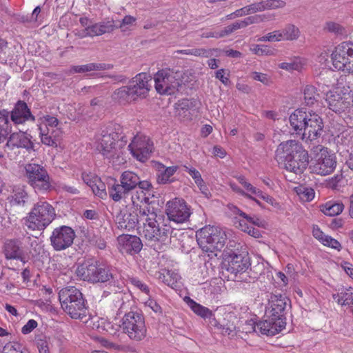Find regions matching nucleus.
Instances as JSON below:
<instances>
[{"label": "nucleus", "mask_w": 353, "mask_h": 353, "mask_svg": "<svg viewBox=\"0 0 353 353\" xmlns=\"http://www.w3.org/2000/svg\"><path fill=\"white\" fill-rule=\"evenodd\" d=\"M276 161L296 174L303 173L309 163V155L301 143L296 140L281 142L275 152Z\"/></svg>", "instance_id": "1"}, {"label": "nucleus", "mask_w": 353, "mask_h": 353, "mask_svg": "<svg viewBox=\"0 0 353 353\" xmlns=\"http://www.w3.org/2000/svg\"><path fill=\"white\" fill-rule=\"evenodd\" d=\"M289 121L293 133L302 139H316L323 132V119L312 111L296 109L290 114Z\"/></svg>", "instance_id": "2"}, {"label": "nucleus", "mask_w": 353, "mask_h": 353, "mask_svg": "<svg viewBox=\"0 0 353 353\" xmlns=\"http://www.w3.org/2000/svg\"><path fill=\"white\" fill-rule=\"evenodd\" d=\"M59 299L62 309L71 318L81 319L85 316L88 307L81 292L74 286L61 289Z\"/></svg>", "instance_id": "3"}, {"label": "nucleus", "mask_w": 353, "mask_h": 353, "mask_svg": "<svg viewBox=\"0 0 353 353\" xmlns=\"http://www.w3.org/2000/svg\"><path fill=\"white\" fill-rule=\"evenodd\" d=\"M56 212L48 202L39 200L23 219L24 225L30 230H43L55 219Z\"/></svg>", "instance_id": "4"}, {"label": "nucleus", "mask_w": 353, "mask_h": 353, "mask_svg": "<svg viewBox=\"0 0 353 353\" xmlns=\"http://www.w3.org/2000/svg\"><path fill=\"white\" fill-rule=\"evenodd\" d=\"M75 272L80 279L92 283H105L113 279L112 268L99 261H85L77 266Z\"/></svg>", "instance_id": "5"}, {"label": "nucleus", "mask_w": 353, "mask_h": 353, "mask_svg": "<svg viewBox=\"0 0 353 353\" xmlns=\"http://www.w3.org/2000/svg\"><path fill=\"white\" fill-rule=\"evenodd\" d=\"M122 128L119 124H112L103 130L101 137L98 139L97 150L108 159L118 157L121 154L120 148L116 147V141H121V145H125V137L121 135Z\"/></svg>", "instance_id": "6"}, {"label": "nucleus", "mask_w": 353, "mask_h": 353, "mask_svg": "<svg viewBox=\"0 0 353 353\" xmlns=\"http://www.w3.org/2000/svg\"><path fill=\"white\" fill-rule=\"evenodd\" d=\"M196 241L203 252H209V256H216V251L221 250L226 241L225 232L214 226H205L196 233Z\"/></svg>", "instance_id": "7"}, {"label": "nucleus", "mask_w": 353, "mask_h": 353, "mask_svg": "<svg viewBox=\"0 0 353 353\" xmlns=\"http://www.w3.org/2000/svg\"><path fill=\"white\" fill-rule=\"evenodd\" d=\"M120 328L130 340L139 342L147 336L145 317L141 311L135 308L125 313L121 319Z\"/></svg>", "instance_id": "8"}, {"label": "nucleus", "mask_w": 353, "mask_h": 353, "mask_svg": "<svg viewBox=\"0 0 353 353\" xmlns=\"http://www.w3.org/2000/svg\"><path fill=\"white\" fill-rule=\"evenodd\" d=\"M155 89L161 94H174L181 86V73L171 69L159 70L154 77Z\"/></svg>", "instance_id": "9"}, {"label": "nucleus", "mask_w": 353, "mask_h": 353, "mask_svg": "<svg viewBox=\"0 0 353 353\" xmlns=\"http://www.w3.org/2000/svg\"><path fill=\"white\" fill-rule=\"evenodd\" d=\"M268 296V303L265 306L267 317L286 322L285 315L291 306V301L288 296L279 292L278 290L272 291Z\"/></svg>", "instance_id": "10"}, {"label": "nucleus", "mask_w": 353, "mask_h": 353, "mask_svg": "<svg viewBox=\"0 0 353 353\" xmlns=\"http://www.w3.org/2000/svg\"><path fill=\"white\" fill-rule=\"evenodd\" d=\"M332 61L335 69L353 74V42L339 44L332 53Z\"/></svg>", "instance_id": "11"}, {"label": "nucleus", "mask_w": 353, "mask_h": 353, "mask_svg": "<svg viewBox=\"0 0 353 353\" xmlns=\"http://www.w3.org/2000/svg\"><path fill=\"white\" fill-rule=\"evenodd\" d=\"M151 218H148L146 223H143V234L148 243L154 244L156 243H165L168 238L170 231V226L159 223L160 217L157 214H152Z\"/></svg>", "instance_id": "12"}, {"label": "nucleus", "mask_w": 353, "mask_h": 353, "mask_svg": "<svg viewBox=\"0 0 353 353\" xmlns=\"http://www.w3.org/2000/svg\"><path fill=\"white\" fill-rule=\"evenodd\" d=\"M25 170L28 183L36 192H43L51 190L50 176L43 166L36 163H29L26 165Z\"/></svg>", "instance_id": "13"}, {"label": "nucleus", "mask_w": 353, "mask_h": 353, "mask_svg": "<svg viewBox=\"0 0 353 353\" xmlns=\"http://www.w3.org/2000/svg\"><path fill=\"white\" fill-rule=\"evenodd\" d=\"M139 176L132 171H125L120 176V183L114 184L109 188V195L114 201L125 198L131 191L137 188Z\"/></svg>", "instance_id": "14"}, {"label": "nucleus", "mask_w": 353, "mask_h": 353, "mask_svg": "<svg viewBox=\"0 0 353 353\" xmlns=\"http://www.w3.org/2000/svg\"><path fill=\"white\" fill-rule=\"evenodd\" d=\"M336 166V159L327 148H321L310 166L311 172L321 176L330 174Z\"/></svg>", "instance_id": "15"}, {"label": "nucleus", "mask_w": 353, "mask_h": 353, "mask_svg": "<svg viewBox=\"0 0 353 353\" xmlns=\"http://www.w3.org/2000/svg\"><path fill=\"white\" fill-rule=\"evenodd\" d=\"M74 230L66 225L54 229L50 237V244L56 251L64 250L70 247L75 238Z\"/></svg>", "instance_id": "16"}, {"label": "nucleus", "mask_w": 353, "mask_h": 353, "mask_svg": "<svg viewBox=\"0 0 353 353\" xmlns=\"http://www.w3.org/2000/svg\"><path fill=\"white\" fill-rule=\"evenodd\" d=\"M165 213L170 221L183 223L188 220L191 211L183 199L175 198L166 203Z\"/></svg>", "instance_id": "17"}, {"label": "nucleus", "mask_w": 353, "mask_h": 353, "mask_svg": "<svg viewBox=\"0 0 353 353\" xmlns=\"http://www.w3.org/2000/svg\"><path fill=\"white\" fill-rule=\"evenodd\" d=\"M128 148L134 157L144 162L152 152L153 144L148 137L137 136L134 137Z\"/></svg>", "instance_id": "18"}, {"label": "nucleus", "mask_w": 353, "mask_h": 353, "mask_svg": "<svg viewBox=\"0 0 353 353\" xmlns=\"http://www.w3.org/2000/svg\"><path fill=\"white\" fill-rule=\"evenodd\" d=\"M250 265V258L245 252H232L225 259L224 263L225 270L235 276L245 272Z\"/></svg>", "instance_id": "19"}, {"label": "nucleus", "mask_w": 353, "mask_h": 353, "mask_svg": "<svg viewBox=\"0 0 353 353\" xmlns=\"http://www.w3.org/2000/svg\"><path fill=\"white\" fill-rule=\"evenodd\" d=\"M151 76L145 72L137 74L128 83L130 93L134 100L138 97L144 98L150 90L149 82L151 81Z\"/></svg>", "instance_id": "20"}, {"label": "nucleus", "mask_w": 353, "mask_h": 353, "mask_svg": "<svg viewBox=\"0 0 353 353\" xmlns=\"http://www.w3.org/2000/svg\"><path fill=\"white\" fill-rule=\"evenodd\" d=\"M325 101L330 110L338 114L344 112L352 103L349 96L332 91L327 93Z\"/></svg>", "instance_id": "21"}, {"label": "nucleus", "mask_w": 353, "mask_h": 353, "mask_svg": "<svg viewBox=\"0 0 353 353\" xmlns=\"http://www.w3.org/2000/svg\"><path fill=\"white\" fill-rule=\"evenodd\" d=\"M32 136L27 132L19 131L11 134L6 143V147L10 150L24 148L27 151H34V145L31 141Z\"/></svg>", "instance_id": "22"}, {"label": "nucleus", "mask_w": 353, "mask_h": 353, "mask_svg": "<svg viewBox=\"0 0 353 353\" xmlns=\"http://www.w3.org/2000/svg\"><path fill=\"white\" fill-rule=\"evenodd\" d=\"M117 241L121 251L131 255L138 254L143 248L141 240L135 235L121 234Z\"/></svg>", "instance_id": "23"}, {"label": "nucleus", "mask_w": 353, "mask_h": 353, "mask_svg": "<svg viewBox=\"0 0 353 353\" xmlns=\"http://www.w3.org/2000/svg\"><path fill=\"white\" fill-rule=\"evenodd\" d=\"M10 119L14 124H23L28 121H34L35 117L31 113L27 103L21 100L18 101L10 112Z\"/></svg>", "instance_id": "24"}, {"label": "nucleus", "mask_w": 353, "mask_h": 353, "mask_svg": "<svg viewBox=\"0 0 353 353\" xmlns=\"http://www.w3.org/2000/svg\"><path fill=\"white\" fill-rule=\"evenodd\" d=\"M139 222L138 214L134 211L125 210L121 211L116 216L117 228L121 230H134Z\"/></svg>", "instance_id": "25"}, {"label": "nucleus", "mask_w": 353, "mask_h": 353, "mask_svg": "<svg viewBox=\"0 0 353 353\" xmlns=\"http://www.w3.org/2000/svg\"><path fill=\"white\" fill-rule=\"evenodd\" d=\"M268 318L256 323L257 330L262 334L274 336L285 327L286 322L273 319V317Z\"/></svg>", "instance_id": "26"}, {"label": "nucleus", "mask_w": 353, "mask_h": 353, "mask_svg": "<svg viewBox=\"0 0 353 353\" xmlns=\"http://www.w3.org/2000/svg\"><path fill=\"white\" fill-rule=\"evenodd\" d=\"M259 21V17L257 15L255 16H250L245 18L243 20H238L229 25L225 26L222 30L218 32L219 38H222L225 36L230 35L233 33L236 30L244 28L249 25L257 23Z\"/></svg>", "instance_id": "27"}, {"label": "nucleus", "mask_w": 353, "mask_h": 353, "mask_svg": "<svg viewBox=\"0 0 353 353\" xmlns=\"http://www.w3.org/2000/svg\"><path fill=\"white\" fill-rule=\"evenodd\" d=\"M156 168L157 170V181L158 184L164 185L175 181L172 176L177 171L178 166L165 167L163 163H157Z\"/></svg>", "instance_id": "28"}, {"label": "nucleus", "mask_w": 353, "mask_h": 353, "mask_svg": "<svg viewBox=\"0 0 353 353\" xmlns=\"http://www.w3.org/2000/svg\"><path fill=\"white\" fill-rule=\"evenodd\" d=\"M23 251L21 243L18 240L11 239L5 243L3 253L6 259L19 258Z\"/></svg>", "instance_id": "29"}, {"label": "nucleus", "mask_w": 353, "mask_h": 353, "mask_svg": "<svg viewBox=\"0 0 353 353\" xmlns=\"http://www.w3.org/2000/svg\"><path fill=\"white\" fill-rule=\"evenodd\" d=\"M194 99H182L175 104V110L177 115L184 119H191L190 110L195 106Z\"/></svg>", "instance_id": "30"}, {"label": "nucleus", "mask_w": 353, "mask_h": 353, "mask_svg": "<svg viewBox=\"0 0 353 353\" xmlns=\"http://www.w3.org/2000/svg\"><path fill=\"white\" fill-rule=\"evenodd\" d=\"M184 301L191 310L198 316L203 319H209L210 321L214 318L212 312L208 307L201 305L188 296H185Z\"/></svg>", "instance_id": "31"}, {"label": "nucleus", "mask_w": 353, "mask_h": 353, "mask_svg": "<svg viewBox=\"0 0 353 353\" xmlns=\"http://www.w3.org/2000/svg\"><path fill=\"white\" fill-rule=\"evenodd\" d=\"M333 299L341 305H353V288H341L337 293L332 295Z\"/></svg>", "instance_id": "32"}, {"label": "nucleus", "mask_w": 353, "mask_h": 353, "mask_svg": "<svg viewBox=\"0 0 353 353\" xmlns=\"http://www.w3.org/2000/svg\"><path fill=\"white\" fill-rule=\"evenodd\" d=\"M344 209L342 202L330 201L321 206V211L325 215L334 216L341 214Z\"/></svg>", "instance_id": "33"}, {"label": "nucleus", "mask_w": 353, "mask_h": 353, "mask_svg": "<svg viewBox=\"0 0 353 353\" xmlns=\"http://www.w3.org/2000/svg\"><path fill=\"white\" fill-rule=\"evenodd\" d=\"M28 199V194L23 188H15L11 195L10 203L12 205L24 206Z\"/></svg>", "instance_id": "34"}, {"label": "nucleus", "mask_w": 353, "mask_h": 353, "mask_svg": "<svg viewBox=\"0 0 353 353\" xmlns=\"http://www.w3.org/2000/svg\"><path fill=\"white\" fill-rule=\"evenodd\" d=\"M107 68V65L105 63H90L85 65H74L72 70L76 73H84L91 71L105 70Z\"/></svg>", "instance_id": "35"}, {"label": "nucleus", "mask_w": 353, "mask_h": 353, "mask_svg": "<svg viewBox=\"0 0 353 353\" xmlns=\"http://www.w3.org/2000/svg\"><path fill=\"white\" fill-rule=\"evenodd\" d=\"M130 89L128 85L122 86L118 89H117L113 94L114 99L118 101L119 103H125L130 102L131 101H134V97L132 96L130 92Z\"/></svg>", "instance_id": "36"}, {"label": "nucleus", "mask_w": 353, "mask_h": 353, "mask_svg": "<svg viewBox=\"0 0 353 353\" xmlns=\"http://www.w3.org/2000/svg\"><path fill=\"white\" fill-rule=\"evenodd\" d=\"M137 187L141 190V195H139L138 192H137L138 201H140L141 203H149V197L146 196L145 192H149L152 190L153 186L152 183L148 180H141L139 177V183H138Z\"/></svg>", "instance_id": "37"}, {"label": "nucleus", "mask_w": 353, "mask_h": 353, "mask_svg": "<svg viewBox=\"0 0 353 353\" xmlns=\"http://www.w3.org/2000/svg\"><path fill=\"white\" fill-rule=\"evenodd\" d=\"M124 297L125 295L121 292H114L112 295V299L113 301L116 303V305L118 304L119 306L118 308L117 314H124L125 315V313H129L130 312L128 311V310L130 308V301H124Z\"/></svg>", "instance_id": "38"}, {"label": "nucleus", "mask_w": 353, "mask_h": 353, "mask_svg": "<svg viewBox=\"0 0 353 353\" xmlns=\"http://www.w3.org/2000/svg\"><path fill=\"white\" fill-rule=\"evenodd\" d=\"M245 12L248 14L256 13L257 12H261L267 9L274 8L273 2L269 1H262L257 3H252L249 6H245Z\"/></svg>", "instance_id": "39"}, {"label": "nucleus", "mask_w": 353, "mask_h": 353, "mask_svg": "<svg viewBox=\"0 0 353 353\" xmlns=\"http://www.w3.org/2000/svg\"><path fill=\"white\" fill-rule=\"evenodd\" d=\"M304 103L306 105L312 106L317 101L319 94L316 89L312 85H307L303 90Z\"/></svg>", "instance_id": "40"}, {"label": "nucleus", "mask_w": 353, "mask_h": 353, "mask_svg": "<svg viewBox=\"0 0 353 353\" xmlns=\"http://www.w3.org/2000/svg\"><path fill=\"white\" fill-rule=\"evenodd\" d=\"M39 130V137L43 144L54 148L57 147V140L52 136L53 132L50 134V130H46V129H43V125H40Z\"/></svg>", "instance_id": "41"}, {"label": "nucleus", "mask_w": 353, "mask_h": 353, "mask_svg": "<svg viewBox=\"0 0 353 353\" xmlns=\"http://www.w3.org/2000/svg\"><path fill=\"white\" fill-rule=\"evenodd\" d=\"M336 143L344 147L347 151L349 148H352L353 144V137L347 130L343 131L336 138Z\"/></svg>", "instance_id": "42"}, {"label": "nucleus", "mask_w": 353, "mask_h": 353, "mask_svg": "<svg viewBox=\"0 0 353 353\" xmlns=\"http://www.w3.org/2000/svg\"><path fill=\"white\" fill-rule=\"evenodd\" d=\"M281 34L282 40H294L298 38L299 30L294 25H288L284 29L281 30Z\"/></svg>", "instance_id": "43"}, {"label": "nucleus", "mask_w": 353, "mask_h": 353, "mask_svg": "<svg viewBox=\"0 0 353 353\" xmlns=\"http://www.w3.org/2000/svg\"><path fill=\"white\" fill-rule=\"evenodd\" d=\"M177 54L192 55L195 57H208L210 55V50L204 48H191L179 50L175 52Z\"/></svg>", "instance_id": "44"}, {"label": "nucleus", "mask_w": 353, "mask_h": 353, "mask_svg": "<svg viewBox=\"0 0 353 353\" xmlns=\"http://www.w3.org/2000/svg\"><path fill=\"white\" fill-rule=\"evenodd\" d=\"M90 188L95 196H97L102 199L107 197L105 185L100 178L99 179H97V182L92 184V186Z\"/></svg>", "instance_id": "45"}, {"label": "nucleus", "mask_w": 353, "mask_h": 353, "mask_svg": "<svg viewBox=\"0 0 353 353\" xmlns=\"http://www.w3.org/2000/svg\"><path fill=\"white\" fill-rule=\"evenodd\" d=\"M3 353H28L23 351V345L17 342H10L3 349Z\"/></svg>", "instance_id": "46"}, {"label": "nucleus", "mask_w": 353, "mask_h": 353, "mask_svg": "<svg viewBox=\"0 0 353 353\" xmlns=\"http://www.w3.org/2000/svg\"><path fill=\"white\" fill-rule=\"evenodd\" d=\"M238 181L248 192L255 195L256 197H259L262 191L248 182L243 176H240L238 178Z\"/></svg>", "instance_id": "47"}, {"label": "nucleus", "mask_w": 353, "mask_h": 353, "mask_svg": "<svg viewBox=\"0 0 353 353\" xmlns=\"http://www.w3.org/2000/svg\"><path fill=\"white\" fill-rule=\"evenodd\" d=\"M325 29H326L329 32L333 33L336 35H345L346 34V32L345 28L341 26L340 24L334 23V22H327L325 24Z\"/></svg>", "instance_id": "48"}, {"label": "nucleus", "mask_w": 353, "mask_h": 353, "mask_svg": "<svg viewBox=\"0 0 353 353\" xmlns=\"http://www.w3.org/2000/svg\"><path fill=\"white\" fill-rule=\"evenodd\" d=\"M279 66L286 70H299L302 68V63L300 59L296 58L290 62H283Z\"/></svg>", "instance_id": "49"}, {"label": "nucleus", "mask_w": 353, "mask_h": 353, "mask_svg": "<svg viewBox=\"0 0 353 353\" xmlns=\"http://www.w3.org/2000/svg\"><path fill=\"white\" fill-rule=\"evenodd\" d=\"M88 241L90 245L95 246L100 250H103L106 247V242L100 236L90 234L88 236Z\"/></svg>", "instance_id": "50"}, {"label": "nucleus", "mask_w": 353, "mask_h": 353, "mask_svg": "<svg viewBox=\"0 0 353 353\" xmlns=\"http://www.w3.org/2000/svg\"><path fill=\"white\" fill-rule=\"evenodd\" d=\"M180 276L178 274L174 273L172 271H168L166 274H163V281L168 286L174 288V286H176V283L179 279Z\"/></svg>", "instance_id": "51"}, {"label": "nucleus", "mask_w": 353, "mask_h": 353, "mask_svg": "<svg viewBox=\"0 0 353 353\" xmlns=\"http://www.w3.org/2000/svg\"><path fill=\"white\" fill-rule=\"evenodd\" d=\"M239 226L241 230L255 238H259L261 236L260 231L258 229L254 228L252 225H248L244 221H239Z\"/></svg>", "instance_id": "52"}, {"label": "nucleus", "mask_w": 353, "mask_h": 353, "mask_svg": "<svg viewBox=\"0 0 353 353\" xmlns=\"http://www.w3.org/2000/svg\"><path fill=\"white\" fill-rule=\"evenodd\" d=\"M298 194L301 199L305 201H310L314 197V190L310 188L301 187Z\"/></svg>", "instance_id": "53"}, {"label": "nucleus", "mask_w": 353, "mask_h": 353, "mask_svg": "<svg viewBox=\"0 0 353 353\" xmlns=\"http://www.w3.org/2000/svg\"><path fill=\"white\" fill-rule=\"evenodd\" d=\"M81 179L88 186L91 188L92 184L95 183L97 179H99V178L94 173L83 172L81 173Z\"/></svg>", "instance_id": "54"}, {"label": "nucleus", "mask_w": 353, "mask_h": 353, "mask_svg": "<svg viewBox=\"0 0 353 353\" xmlns=\"http://www.w3.org/2000/svg\"><path fill=\"white\" fill-rule=\"evenodd\" d=\"M183 170L188 172L194 179L195 183H199L202 181V177L200 172L192 166L183 165Z\"/></svg>", "instance_id": "55"}, {"label": "nucleus", "mask_w": 353, "mask_h": 353, "mask_svg": "<svg viewBox=\"0 0 353 353\" xmlns=\"http://www.w3.org/2000/svg\"><path fill=\"white\" fill-rule=\"evenodd\" d=\"M262 41H279L282 40L281 30H275L263 36L260 39Z\"/></svg>", "instance_id": "56"}, {"label": "nucleus", "mask_w": 353, "mask_h": 353, "mask_svg": "<svg viewBox=\"0 0 353 353\" xmlns=\"http://www.w3.org/2000/svg\"><path fill=\"white\" fill-rule=\"evenodd\" d=\"M85 31H86V35H88L89 37L99 36L103 34V31L102 29H101L99 23L88 26L85 28Z\"/></svg>", "instance_id": "57"}, {"label": "nucleus", "mask_w": 353, "mask_h": 353, "mask_svg": "<svg viewBox=\"0 0 353 353\" xmlns=\"http://www.w3.org/2000/svg\"><path fill=\"white\" fill-rule=\"evenodd\" d=\"M322 243L325 246L332 248L338 251L341 250L342 248L341 243L336 239H334L328 235H327L326 237L323 239Z\"/></svg>", "instance_id": "58"}, {"label": "nucleus", "mask_w": 353, "mask_h": 353, "mask_svg": "<svg viewBox=\"0 0 353 353\" xmlns=\"http://www.w3.org/2000/svg\"><path fill=\"white\" fill-rule=\"evenodd\" d=\"M130 283L137 288H139L141 291L145 293L146 294H149L150 290L146 284L143 283L141 281L138 279L137 278H131L130 279Z\"/></svg>", "instance_id": "59"}, {"label": "nucleus", "mask_w": 353, "mask_h": 353, "mask_svg": "<svg viewBox=\"0 0 353 353\" xmlns=\"http://www.w3.org/2000/svg\"><path fill=\"white\" fill-rule=\"evenodd\" d=\"M241 216H242L245 219L243 220L245 222L246 221L252 225L260 226L262 223L261 219L256 216L255 215L251 216L247 214L246 213H241Z\"/></svg>", "instance_id": "60"}, {"label": "nucleus", "mask_w": 353, "mask_h": 353, "mask_svg": "<svg viewBox=\"0 0 353 353\" xmlns=\"http://www.w3.org/2000/svg\"><path fill=\"white\" fill-rule=\"evenodd\" d=\"M38 323L35 320L30 319L21 328V332L23 334H28L30 333L34 329H35Z\"/></svg>", "instance_id": "61"}, {"label": "nucleus", "mask_w": 353, "mask_h": 353, "mask_svg": "<svg viewBox=\"0 0 353 353\" xmlns=\"http://www.w3.org/2000/svg\"><path fill=\"white\" fill-rule=\"evenodd\" d=\"M44 120H45V123L43 125V129H46V130H50L48 126H50V127H56L58 123H59V121L58 119L54 117H51V116H46V117H44Z\"/></svg>", "instance_id": "62"}, {"label": "nucleus", "mask_w": 353, "mask_h": 353, "mask_svg": "<svg viewBox=\"0 0 353 353\" xmlns=\"http://www.w3.org/2000/svg\"><path fill=\"white\" fill-rule=\"evenodd\" d=\"M276 279L278 281H276V283L278 285H275V288H280L281 289L286 287L288 283V279L287 276L281 272H278L276 273Z\"/></svg>", "instance_id": "63"}, {"label": "nucleus", "mask_w": 353, "mask_h": 353, "mask_svg": "<svg viewBox=\"0 0 353 353\" xmlns=\"http://www.w3.org/2000/svg\"><path fill=\"white\" fill-rule=\"evenodd\" d=\"M253 79L259 81L265 85H268L270 82V79L268 74L261 72H254L252 74Z\"/></svg>", "instance_id": "64"}]
</instances>
